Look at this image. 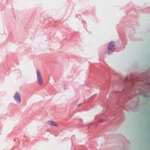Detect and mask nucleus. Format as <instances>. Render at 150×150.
Wrapping results in <instances>:
<instances>
[{"mask_svg":"<svg viewBox=\"0 0 150 150\" xmlns=\"http://www.w3.org/2000/svg\"><path fill=\"white\" fill-rule=\"evenodd\" d=\"M108 51L107 53L108 54H111V53L114 51L115 50V46L114 43L113 42H110L108 46Z\"/></svg>","mask_w":150,"mask_h":150,"instance_id":"f03ea898","label":"nucleus"},{"mask_svg":"<svg viewBox=\"0 0 150 150\" xmlns=\"http://www.w3.org/2000/svg\"><path fill=\"white\" fill-rule=\"evenodd\" d=\"M46 124L48 125H53L55 127L58 126V124L56 122L52 120L47 121V122Z\"/></svg>","mask_w":150,"mask_h":150,"instance_id":"20e7f679","label":"nucleus"},{"mask_svg":"<svg viewBox=\"0 0 150 150\" xmlns=\"http://www.w3.org/2000/svg\"><path fill=\"white\" fill-rule=\"evenodd\" d=\"M36 73L37 75V82L40 85H42L43 83V80L41 75V73L38 70H37Z\"/></svg>","mask_w":150,"mask_h":150,"instance_id":"f257e3e1","label":"nucleus"},{"mask_svg":"<svg viewBox=\"0 0 150 150\" xmlns=\"http://www.w3.org/2000/svg\"><path fill=\"white\" fill-rule=\"evenodd\" d=\"M14 98L16 101L17 103L19 104L21 102L20 96L19 93L16 92L14 96Z\"/></svg>","mask_w":150,"mask_h":150,"instance_id":"7ed1b4c3","label":"nucleus"}]
</instances>
